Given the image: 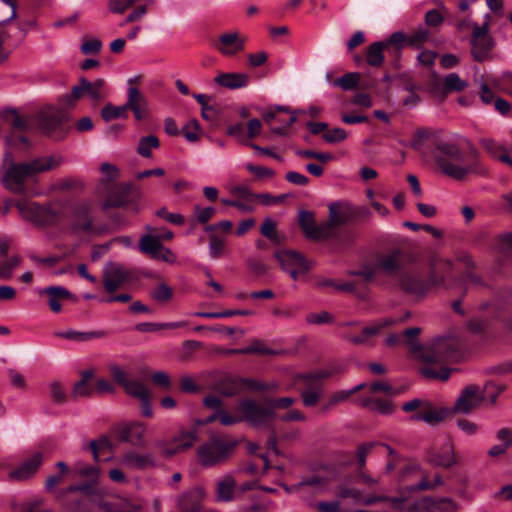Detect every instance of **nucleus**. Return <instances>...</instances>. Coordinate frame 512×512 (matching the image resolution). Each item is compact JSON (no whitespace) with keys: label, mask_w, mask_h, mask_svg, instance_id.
Masks as SVG:
<instances>
[{"label":"nucleus","mask_w":512,"mask_h":512,"mask_svg":"<svg viewBox=\"0 0 512 512\" xmlns=\"http://www.w3.org/2000/svg\"><path fill=\"white\" fill-rule=\"evenodd\" d=\"M61 163L62 157L57 155L41 156L29 161L15 162L12 155L6 153L0 170V183L5 189L15 194H24L27 179H33L41 173L53 170Z\"/></svg>","instance_id":"nucleus-1"},{"label":"nucleus","mask_w":512,"mask_h":512,"mask_svg":"<svg viewBox=\"0 0 512 512\" xmlns=\"http://www.w3.org/2000/svg\"><path fill=\"white\" fill-rule=\"evenodd\" d=\"M100 171L104 178L101 180L97 187V194L105 198L102 203V208L107 210L112 207H122L126 204V197L128 195L130 186L117 185L114 181L119 177V170L115 165L103 163Z\"/></svg>","instance_id":"nucleus-2"},{"label":"nucleus","mask_w":512,"mask_h":512,"mask_svg":"<svg viewBox=\"0 0 512 512\" xmlns=\"http://www.w3.org/2000/svg\"><path fill=\"white\" fill-rule=\"evenodd\" d=\"M437 150L439 154L436 156V163L445 175L462 180L475 171L473 165L464 162L463 154L456 145L441 142L437 145Z\"/></svg>","instance_id":"nucleus-3"},{"label":"nucleus","mask_w":512,"mask_h":512,"mask_svg":"<svg viewBox=\"0 0 512 512\" xmlns=\"http://www.w3.org/2000/svg\"><path fill=\"white\" fill-rule=\"evenodd\" d=\"M456 343L452 338L441 337L426 346L414 345L413 354L426 363L441 364L456 358Z\"/></svg>","instance_id":"nucleus-4"},{"label":"nucleus","mask_w":512,"mask_h":512,"mask_svg":"<svg viewBox=\"0 0 512 512\" xmlns=\"http://www.w3.org/2000/svg\"><path fill=\"white\" fill-rule=\"evenodd\" d=\"M0 117L11 130V134L6 139L7 144L15 147H28L29 141L22 133L32 128L34 115H22L16 109L7 108L1 111Z\"/></svg>","instance_id":"nucleus-5"},{"label":"nucleus","mask_w":512,"mask_h":512,"mask_svg":"<svg viewBox=\"0 0 512 512\" xmlns=\"http://www.w3.org/2000/svg\"><path fill=\"white\" fill-rule=\"evenodd\" d=\"M238 410L241 413L242 421H246L254 427L267 426L276 417L272 406L251 399L242 400Z\"/></svg>","instance_id":"nucleus-6"},{"label":"nucleus","mask_w":512,"mask_h":512,"mask_svg":"<svg viewBox=\"0 0 512 512\" xmlns=\"http://www.w3.org/2000/svg\"><path fill=\"white\" fill-rule=\"evenodd\" d=\"M108 95V86L106 81L102 78H97L94 81H88L82 77L79 80V84L73 86L71 93L65 97V101L68 105L81 98L87 97L94 103H99L104 100Z\"/></svg>","instance_id":"nucleus-7"},{"label":"nucleus","mask_w":512,"mask_h":512,"mask_svg":"<svg viewBox=\"0 0 512 512\" xmlns=\"http://www.w3.org/2000/svg\"><path fill=\"white\" fill-rule=\"evenodd\" d=\"M234 447L233 443L220 437H213L202 444L197 450V457L203 466H214L224 461Z\"/></svg>","instance_id":"nucleus-8"},{"label":"nucleus","mask_w":512,"mask_h":512,"mask_svg":"<svg viewBox=\"0 0 512 512\" xmlns=\"http://www.w3.org/2000/svg\"><path fill=\"white\" fill-rule=\"evenodd\" d=\"M68 120L63 109L47 107L34 115V122L37 129L47 136L61 134L63 136V125Z\"/></svg>","instance_id":"nucleus-9"},{"label":"nucleus","mask_w":512,"mask_h":512,"mask_svg":"<svg viewBox=\"0 0 512 512\" xmlns=\"http://www.w3.org/2000/svg\"><path fill=\"white\" fill-rule=\"evenodd\" d=\"M274 257L282 270L288 273L293 280H297L299 275L307 273L312 267V262L296 251H277Z\"/></svg>","instance_id":"nucleus-10"},{"label":"nucleus","mask_w":512,"mask_h":512,"mask_svg":"<svg viewBox=\"0 0 512 512\" xmlns=\"http://www.w3.org/2000/svg\"><path fill=\"white\" fill-rule=\"evenodd\" d=\"M95 507L102 512H139L140 507L129 499L103 488L100 496L95 497Z\"/></svg>","instance_id":"nucleus-11"},{"label":"nucleus","mask_w":512,"mask_h":512,"mask_svg":"<svg viewBox=\"0 0 512 512\" xmlns=\"http://www.w3.org/2000/svg\"><path fill=\"white\" fill-rule=\"evenodd\" d=\"M490 15H485L483 25H475L471 35V53L476 61H484L494 46L492 38L488 35Z\"/></svg>","instance_id":"nucleus-12"},{"label":"nucleus","mask_w":512,"mask_h":512,"mask_svg":"<svg viewBox=\"0 0 512 512\" xmlns=\"http://www.w3.org/2000/svg\"><path fill=\"white\" fill-rule=\"evenodd\" d=\"M298 222L305 236L313 240H325L330 238L334 233V225L336 224L331 219V221L316 225L314 215L309 211H301L299 213Z\"/></svg>","instance_id":"nucleus-13"},{"label":"nucleus","mask_w":512,"mask_h":512,"mask_svg":"<svg viewBox=\"0 0 512 512\" xmlns=\"http://www.w3.org/2000/svg\"><path fill=\"white\" fill-rule=\"evenodd\" d=\"M14 205L24 220L37 225H44L53 219V214L49 207L29 199L17 200Z\"/></svg>","instance_id":"nucleus-14"},{"label":"nucleus","mask_w":512,"mask_h":512,"mask_svg":"<svg viewBox=\"0 0 512 512\" xmlns=\"http://www.w3.org/2000/svg\"><path fill=\"white\" fill-rule=\"evenodd\" d=\"M483 390L477 385H468L462 389L456 399L452 411L459 414H470L484 401Z\"/></svg>","instance_id":"nucleus-15"},{"label":"nucleus","mask_w":512,"mask_h":512,"mask_svg":"<svg viewBox=\"0 0 512 512\" xmlns=\"http://www.w3.org/2000/svg\"><path fill=\"white\" fill-rule=\"evenodd\" d=\"M247 38L239 31L233 30L219 36L214 48L223 56L232 57L245 49Z\"/></svg>","instance_id":"nucleus-16"},{"label":"nucleus","mask_w":512,"mask_h":512,"mask_svg":"<svg viewBox=\"0 0 512 512\" xmlns=\"http://www.w3.org/2000/svg\"><path fill=\"white\" fill-rule=\"evenodd\" d=\"M407 317H409V313H406L404 318L387 317L377 320L371 325L363 328L359 335L347 336L346 339L355 345H368L370 343V339L378 335L383 329L397 322L403 321Z\"/></svg>","instance_id":"nucleus-17"},{"label":"nucleus","mask_w":512,"mask_h":512,"mask_svg":"<svg viewBox=\"0 0 512 512\" xmlns=\"http://www.w3.org/2000/svg\"><path fill=\"white\" fill-rule=\"evenodd\" d=\"M120 465L131 470H146L156 466V457L152 453H140L134 450L125 452L120 460Z\"/></svg>","instance_id":"nucleus-18"},{"label":"nucleus","mask_w":512,"mask_h":512,"mask_svg":"<svg viewBox=\"0 0 512 512\" xmlns=\"http://www.w3.org/2000/svg\"><path fill=\"white\" fill-rule=\"evenodd\" d=\"M128 277L129 271L124 266L116 263L108 264L103 275L105 290L108 293H113L127 281Z\"/></svg>","instance_id":"nucleus-19"},{"label":"nucleus","mask_w":512,"mask_h":512,"mask_svg":"<svg viewBox=\"0 0 512 512\" xmlns=\"http://www.w3.org/2000/svg\"><path fill=\"white\" fill-rule=\"evenodd\" d=\"M331 480L327 476L313 475L293 486L291 490L298 493L300 497L305 498L310 493L328 491Z\"/></svg>","instance_id":"nucleus-20"},{"label":"nucleus","mask_w":512,"mask_h":512,"mask_svg":"<svg viewBox=\"0 0 512 512\" xmlns=\"http://www.w3.org/2000/svg\"><path fill=\"white\" fill-rule=\"evenodd\" d=\"M398 283L402 290L415 296L426 294L425 281L416 271H404L398 277Z\"/></svg>","instance_id":"nucleus-21"},{"label":"nucleus","mask_w":512,"mask_h":512,"mask_svg":"<svg viewBox=\"0 0 512 512\" xmlns=\"http://www.w3.org/2000/svg\"><path fill=\"white\" fill-rule=\"evenodd\" d=\"M125 392L141 402V412L145 417L152 416V408L150 405L151 392L149 389L139 381L132 380L125 388Z\"/></svg>","instance_id":"nucleus-22"},{"label":"nucleus","mask_w":512,"mask_h":512,"mask_svg":"<svg viewBox=\"0 0 512 512\" xmlns=\"http://www.w3.org/2000/svg\"><path fill=\"white\" fill-rule=\"evenodd\" d=\"M145 426L140 422H131L123 424L119 427L118 435L119 440L130 443L134 446L144 445Z\"/></svg>","instance_id":"nucleus-23"},{"label":"nucleus","mask_w":512,"mask_h":512,"mask_svg":"<svg viewBox=\"0 0 512 512\" xmlns=\"http://www.w3.org/2000/svg\"><path fill=\"white\" fill-rule=\"evenodd\" d=\"M197 434L195 431L181 432L173 439V445H162V457H171L179 452L190 448L196 441Z\"/></svg>","instance_id":"nucleus-24"},{"label":"nucleus","mask_w":512,"mask_h":512,"mask_svg":"<svg viewBox=\"0 0 512 512\" xmlns=\"http://www.w3.org/2000/svg\"><path fill=\"white\" fill-rule=\"evenodd\" d=\"M42 454L37 452L26 459L21 465L9 473L12 480H25L33 476L42 463Z\"/></svg>","instance_id":"nucleus-25"},{"label":"nucleus","mask_w":512,"mask_h":512,"mask_svg":"<svg viewBox=\"0 0 512 512\" xmlns=\"http://www.w3.org/2000/svg\"><path fill=\"white\" fill-rule=\"evenodd\" d=\"M204 497L205 491L203 488H192L179 499L178 504L181 512H200Z\"/></svg>","instance_id":"nucleus-26"},{"label":"nucleus","mask_w":512,"mask_h":512,"mask_svg":"<svg viewBox=\"0 0 512 512\" xmlns=\"http://www.w3.org/2000/svg\"><path fill=\"white\" fill-rule=\"evenodd\" d=\"M127 109H131L135 118L140 121L147 117L148 106L143 94L135 87H129L127 102L125 104Z\"/></svg>","instance_id":"nucleus-27"},{"label":"nucleus","mask_w":512,"mask_h":512,"mask_svg":"<svg viewBox=\"0 0 512 512\" xmlns=\"http://www.w3.org/2000/svg\"><path fill=\"white\" fill-rule=\"evenodd\" d=\"M350 215L358 217H370L371 213L368 208L358 207L351 209L349 206L341 207L336 204L330 205V217L336 224H342L348 221Z\"/></svg>","instance_id":"nucleus-28"},{"label":"nucleus","mask_w":512,"mask_h":512,"mask_svg":"<svg viewBox=\"0 0 512 512\" xmlns=\"http://www.w3.org/2000/svg\"><path fill=\"white\" fill-rule=\"evenodd\" d=\"M450 414L447 408H435L430 405H426L418 413L411 416L413 421H423L430 425L438 424L445 420Z\"/></svg>","instance_id":"nucleus-29"},{"label":"nucleus","mask_w":512,"mask_h":512,"mask_svg":"<svg viewBox=\"0 0 512 512\" xmlns=\"http://www.w3.org/2000/svg\"><path fill=\"white\" fill-rule=\"evenodd\" d=\"M53 335L58 338H64L75 342H89L106 337L107 332L104 330L77 331L74 329H68L66 331H55Z\"/></svg>","instance_id":"nucleus-30"},{"label":"nucleus","mask_w":512,"mask_h":512,"mask_svg":"<svg viewBox=\"0 0 512 512\" xmlns=\"http://www.w3.org/2000/svg\"><path fill=\"white\" fill-rule=\"evenodd\" d=\"M93 203L85 201L77 204L74 208L75 228L84 232L92 231V219L90 213Z\"/></svg>","instance_id":"nucleus-31"},{"label":"nucleus","mask_w":512,"mask_h":512,"mask_svg":"<svg viewBox=\"0 0 512 512\" xmlns=\"http://www.w3.org/2000/svg\"><path fill=\"white\" fill-rule=\"evenodd\" d=\"M48 295V305L54 313L61 311V301L71 297V293L62 286H50L40 291Z\"/></svg>","instance_id":"nucleus-32"},{"label":"nucleus","mask_w":512,"mask_h":512,"mask_svg":"<svg viewBox=\"0 0 512 512\" xmlns=\"http://www.w3.org/2000/svg\"><path fill=\"white\" fill-rule=\"evenodd\" d=\"M215 82L224 88L234 90L246 87L249 76L246 73H222L215 78Z\"/></svg>","instance_id":"nucleus-33"},{"label":"nucleus","mask_w":512,"mask_h":512,"mask_svg":"<svg viewBox=\"0 0 512 512\" xmlns=\"http://www.w3.org/2000/svg\"><path fill=\"white\" fill-rule=\"evenodd\" d=\"M139 250L151 259L160 258V235L145 234L140 238Z\"/></svg>","instance_id":"nucleus-34"},{"label":"nucleus","mask_w":512,"mask_h":512,"mask_svg":"<svg viewBox=\"0 0 512 512\" xmlns=\"http://www.w3.org/2000/svg\"><path fill=\"white\" fill-rule=\"evenodd\" d=\"M305 387L301 390L300 396L303 405L306 407L315 406L323 395L321 383L304 382Z\"/></svg>","instance_id":"nucleus-35"},{"label":"nucleus","mask_w":512,"mask_h":512,"mask_svg":"<svg viewBox=\"0 0 512 512\" xmlns=\"http://www.w3.org/2000/svg\"><path fill=\"white\" fill-rule=\"evenodd\" d=\"M236 481L231 475L224 476L217 484L216 497L220 502H230L234 499Z\"/></svg>","instance_id":"nucleus-36"},{"label":"nucleus","mask_w":512,"mask_h":512,"mask_svg":"<svg viewBox=\"0 0 512 512\" xmlns=\"http://www.w3.org/2000/svg\"><path fill=\"white\" fill-rule=\"evenodd\" d=\"M103 488L104 487H94L90 483L73 484L62 489V495L69 496L75 492H81L88 497L89 502L92 505H95V497L96 495L100 496Z\"/></svg>","instance_id":"nucleus-37"},{"label":"nucleus","mask_w":512,"mask_h":512,"mask_svg":"<svg viewBox=\"0 0 512 512\" xmlns=\"http://www.w3.org/2000/svg\"><path fill=\"white\" fill-rule=\"evenodd\" d=\"M430 462L434 466L450 468L456 464L454 448L448 444L442 451L435 452L430 456Z\"/></svg>","instance_id":"nucleus-38"},{"label":"nucleus","mask_w":512,"mask_h":512,"mask_svg":"<svg viewBox=\"0 0 512 512\" xmlns=\"http://www.w3.org/2000/svg\"><path fill=\"white\" fill-rule=\"evenodd\" d=\"M410 469L414 472L420 473L421 480L417 484L410 486L409 490H430L443 484V479L439 474H435L432 479H429L428 476L424 475L420 471L418 466H413Z\"/></svg>","instance_id":"nucleus-39"},{"label":"nucleus","mask_w":512,"mask_h":512,"mask_svg":"<svg viewBox=\"0 0 512 512\" xmlns=\"http://www.w3.org/2000/svg\"><path fill=\"white\" fill-rule=\"evenodd\" d=\"M401 250L395 249L382 255L378 260V266L387 273H393L400 267Z\"/></svg>","instance_id":"nucleus-40"},{"label":"nucleus","mask_w":512,"mask_h":512,"mask_svg":"<svg viewBox=\"0 0 512 512\" xmlns=\"http://www.w3.org/2000/svg\"><path fill=\"white\" fill-rule=\"evenodd\" d=\"M362 405L382 415H390L394 411L393 405L389 400L368 397L362 400Z\"/></svg>","instance_id":"nucleus-41"},{"label":"nucleus","mask_w":512,"mask_h":512,"mask_svg":"<svg viewBox=\"0 0 512 512\" xmlns=\"http://www.w3.org/2000/svg\"><path fill=\"white\" fill-rule=\"evenodd\" d=\"M70 472L74 477L86 478L91 481H96L99 476V470L97 467L80 461L73 465Z\"/></svg>","instance_id":"nucleus-42"},{"label":"nucleus","mask_w":512,"mask_h":512,"mask_svg":"<svg viewBox=\"0 0 512 512\" xmlns=\"http://www.w3.org/2000/svg\"><path fill=\"white\" fill-rule=\"evenodd\" d=\"M238 353L242 354H260V355H276L279 352L266 346V344L259 339L253 340L249 345L237 348Z\"/></svg>","instance_id":"nucleus-43"},{"label":"nucleus","mask_w":512,"mask_h":512,"mask_svg":"<svg viewBox=\"0 0 512 512\" xmlns=\"http://www.w3.org/2000/svg\"><path fill=\"white\" fill-rule=\"evenodd\" d=\"M385 44L383 42H374L367 49V62L371 66L378 67L384 61L383 49Z\"/></svg>","instance_id":"nucleus-44"},{"label":"nucleus","mask_w":512,"mask_h":512,"mask_svg":"<svg viewBox=\"0 0 512 512\" xmlns=\"http://www.w3.org/2000/svg\"><path fill=\"white\" fill-rule=\"evenodd\" d=\"M58 499L61 504L70 512H89L87 503L84 499H70V495H62V490L58 494Z\"/></svg>","instance_id":"nucleus-45"},{"label":"nucleus","mask_w":512,"mask_h":512,"mask_svg":"<svg viewBox=\"0 0 512 512\" xmlns=\"http://www.w3.org/2000/svg\"><path fill=\"white\" fill-rule=\"evenodd\" d=\"M56 468L59 470L57 474L50 475L46 479L45 487L48 491L53 490L57 485L63 482L64 476L68 475L70 472L69 466L63 462L59 461L56 463Z\"/></svg>","instance_id":"nucleus-46"},{"label":"nucleus","mask_w":512,"mask_h":512,"mask_svg":"<svg viewBox=\"0 0 512 512\" xmlns=\"http://www.w3.org/2000/svg\"><path fill=\"white\" fill-rule=\"evenodd\" d=\"M361 75L358 72L346 73L339 79L331 82L334 87H340L345 91L355 89L360 82Z\"/></svg>","instance_id":"nucleus-47"},{"label":"nucleus","mask_w":512,"mask_h":512,"mask_svg":"<svg viewBox=\"0 0 512 512\" xmlns=\"http://www.w3.org/2000/svg\"><path fill=\"white\" fill-rule=\"evenodd\" d=\"M226 239L217 234H211L209 237V256L212 259L220 258L225 251Z\"/></svg>","instance_id":"nucleus-48"},{"label":"nucleus","mask_w":512,"mask_h":512,"mask_svg":"<svg viewBox=\"0 0 512 512\" xmlns=\"http://www.w3.org/2000/svg\"><path fill=\"white\" fill-rule=\"evenodd\" d=\"M365 384H358L350 390H341L335 392L329 399L328 403L323 407V410H329L332 406L346 401L351 395L361 390Z\"/></svg>","instance_id":"nucleus-49"},{"label":"nucleus","mask_w":512,"mask_h":512,"mask_svg":"<svg viewBox=\"0 0 512 512\" xmlns=\"http://www.w3.org/2000/svg\"><path fill=\"white\" fill-rule=\"evenodd\" d=\"M89 449L93 454V458L96 462L100 460V454L104 451H111L112 444L106 436H102L99 439L92 440L89 443Z\"/></svg>","instance_id":"nucleus-50"},{"label":"nucleus","mask_w":512,"mask_h":512,"mask_svg":"<svg viewBox=\"0 0 512 512\" xmlns=\"http://www.w3.org/2000/svg\"><path fill=\"white\" fill-rule=\"evenodd\" d=\"M22 263V257L14 255L0 264V279H9L13 271Z\"/></svg>","instance_id":"nucleus-51"},{"label":"nucleus","mask_w":512,"mask_h":512,"mask_svg":"<svg viewBox=\"0 0 512 512\" xmlns=\"http://www.w3.org/2000/svg\"><path fill=\"white\" fill-rule=\"evenodd\" d=\"M443 83L445 89L448 91L461 92L468 86V83L461 79L460 76L456 73H450L445 76Z\"/></svg>","instance_id":"nucleus-52"},{"label":"nucleus","mask_w":512,"mask_h":512,"mask_svg":"<svg viewBox=\"0 0 512 512\" xmlns=\"http://www.w3.org/2000/svg\"><path fill=\"white\" fill-rule=\"evenodd\" d=\"M91 372L86 371L83 374V378L76 382L73 388L72 397H86L89 396L92 392V388L88 385V378L91 377Z\"/></svg>","instance_id":"nucleus-53"},{"label":"nucleus","mask_w":512,"mask_h":512,"mask_svg":"<svg viewBox=\"0 0 512 512\" xmlns=\"http://www.w3.org/2000/svg\"><path fill=\"white\" fill-rule=\"evenodd\" d=\"M127 106H114L107 104L101 111V116L105 121H110L120 117H126Z\"/></svg>","instance_id":"nucleus-54"},{"label":"nucleus","mask_w":512,"mask_h":512,"mask_svg":"<svg viewBox=\"0 0 512 512\" xmlns=\"http://www.w3.org/2000/svg\"><path fill=\"white\" fill-rule=\"evenodd\" d=\"M243 384L247 389L252 391H271L279 387V384L275 381L263 382L256 379H245Z\"/></svg>","instance_id":"nucleus-55"},{"label":"nucleus","mask_w":512,"mask_h":512,"mask_svg":"<svg viewBox=\"0 0 512 512\" xmlns=\"http://www.w3.org/2000/svg\"><path fill=\"white\" fill-rule=\"evenodd\" d=\"M200 124L199 122L196 120V119H192L190 121L187 122V124L185 126H183L182 128V133L185 137V139L188 141V142H196L199 140L200 136H199V133H200Z\"/></svg>","instance_id":"nucleus-56"},{"label":"nucleus","mask_w":512,"mask_h":512,"mask_svg":"<svg viewBox=\"0 0 512 512\" xmlns=\"http://www.w3.org/2000/svg\"><path fill=\"white\" fill-rule=\"evenodd\" d=\"M159 146V140L156 136H147L143 137L139 141V145L137 151L140 155L144 157H150L152 148H157Z\"/></svg>","instance_id":"nucleus-57"},{"label":"nucleus","mask_w":512,"mask_h":512,"mask_svg":"<svg viewBox=\"0 0 512 512\" xmlns=\"http://www.w3.org/2000/svg\"><path fill=\"white\" fill-rule=\"evenodd\" d=\"M480 144L494 158H497L506 149V146L492 138H481Z\"/></svg>","instance_id":"nucleus-58"},{"label":"nucleus","mask_w":512,"mask_h":512,"mask_svg":"<svg viewBox=\"0 0 512 512\" xmlns=\"http://www.w3.org/2000/svg\"><path fill=\"white\" fill-rule=\"evenodd\" d=\"M276 227V222L268 217L262 223L260 232L267 239L277 243L279 242V235L277 233Z\"/></svg>","instance_id":"nucleus-59"},{"label":"nucleus","mask_w":512,"mask_h":512,"mask_svg":"<svg viewBox=\"0 0 512 512\" xmlns=\"http://www.w3.org/2000/svg\"><path fill=\"white\" fill-rule=\"evenodd\" d=\"M429 31L425 28H420L411 33L407 38V44L418 48L420 45L426 43L429 40Z\"/></svg>","instance_id":"nucleus-60"},{"label":"nucleus","mask_w":512,"mask_h":512,"mask_svg":"<svg viewBox=\"0 0 512 512\" xmlns=\"http://www.w3.org/2000/svg\"><path fill=\"white\" fill-rule=\"evenodd\" d=\"M333 372L328 369H320L310 373L300 374L299 379L309 383H320L321 379L331 377Z\"/></svg>","instance_id":"nucleus-61"},{"label":"nucleus","mask_w":512,"mask_h":512,"mask_svg":"<svg viewBox=\"0 0 512 512\" xmlns=\"http://www.w3.org/2000/svg\"><path fill=\"white\" fill-rule=\"evenodd\" d=\"M49 395L56 404H63L66 401V393L60 382L55 381L49 385Z\"/></svg>","instance_id":"nucleus-62"},{"label":"nucleus","mask_w":512,"mask_h":512,"mask_svg":"<svg viewBox=\"0 0 512 512\" xmlns=\"http://www.w3.org/2000/svg\"><path fill=\"white\" fill-rule=\"evenodd\" d=\"M322 137L327 143H339L347 138V133L342 128H333L327 129Z\"/></svg>","instance_id":"nucleus-63"},{"label":"nucleus","mask_w":512,"mask_h":512,"mask_svg":"<svg viewBox=\"0 0 512 512\" xmlns=\"http://www.w3.org/2000/svg\"><path fill=\"white\" fill-rule=\"evenodd\" d=\"M429 509L430 512H455L456 505L451 499L443 498L433 502Z\"/></svg>","instance_id":"nucleus-64"}]
</instances>
